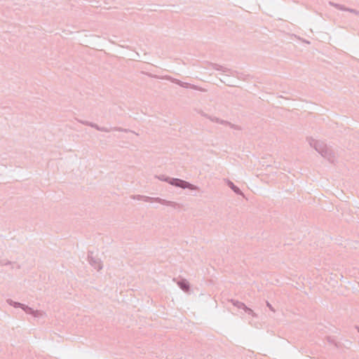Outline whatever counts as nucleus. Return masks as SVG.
Returning a JSON list of instances; mask_svg holds the SVG:
<instances>
[{"mask_svg":"<svg viewBox=\"0 0 359 359\" xmlns=\"http://www.w3.org/2000/svg\"><path fill=\"white\" fill-rule=\"evenodd\" d=\"M7 303L15 307V308H21L22 309V303H20V302H14L13 300L11 299H8L6 300Z\"/></svg>","mask_w":359,"mask_h":359,"instance_id":"obj_1","label":"nucleus"},{"mask_svg":"<svg viewBox=\"0 0 359 359\" xmlns=\"http://www.w3.org/2000/svg\"><path fill=\"white\" fill-rule=\"evenodd\" d=\"M231 188L233 189H234L235 191H237V189H236V188L234 187V186L232 184H231Z\"/></svg>","mask_w":359,"mask_h":359,"instance_id":"obj_2","label":"nucleus"},{"mask_svg":"<svg viewBox=\"0 0 359 359\" xmlns=\"http://www.w3.org/2000/svg\"><path fill=\"white\" fill-rule=\"evenodd\" d=\"M0 264H6V263H4V262H0Z\"/></svg>","mask_w":359,"mask_h":359,"instance_id":"obj_3","label":"nucleus"}]
</instances>
